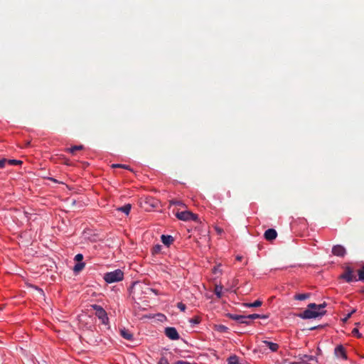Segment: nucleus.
<instances>
[{
    "instance_id": "obj_1",
    "label": "nucleus",
    "mask_w": 364,
    "mask_h": 364,
    "mask_svg": "<svg viewBox=\"0 0 364 364\" xmlns=\"http://www.w3.org/2000/svg\"><path fill=\"white\" fill-rule=\"evenodd\" d=\"M326 306V302L321 304L311 303L308 305L307 309L297 314V316L303 319H309L323 316L326 314V311H323Z\"/></svg>"
},
{
    "instance_id": "obj_2",
    "label": "nucleus",
    "mask_w": 364,
    "mask_h": 364,
    "mask_svg": "<svg viewBox=\"0 0 364 364\" xmlns=\"http://www.w3.org/2000/svg\"><path fill=\"white\" fill-rule=\"evenodd\" d=\"M124 278V272L119 269L107 272L104 274V279L107 283H114L122 281Z\"/></svg>"
},
{
    "instance_id": "obj_3",
    "label": "nucleus",
    "mask_w": 364,
    "mask_h": 364,
    "mask_svg": "<svg viewBox=\"0 0 364 364\" xmlns=\"http://www.w3.org/2000/svg\"><path fill=\"white\" fill-rule=\"evenodd\" d=\"M175 215L176 218L181 220L183 221H198V216L196 214L193 213L191 211L185 210L181 212H177Z\"/></svg>"
},
{
    "instance_id": "obj_4",
    "label": "nucleus",
    "mask_w": 364,
    "mask_h": 364,
    "mask_svg": "<svg viewBox=\"0 0 364 364\" xmlns=\"http://www.w3.org/2000/svg\"><path fill=\"white\" fill-rule=\"evenodd\" d=\"M298 358L300 362L294 364H315L318 363L317 358L311 355L299 354Z\"/></svg>"
},
{
    "instance_id": "obj_5",
    "label": "nucleus",
    "mask_w": 364,
    "mask_h": 364,
    "mask_svg": "<svg viewBox=\"0 0 364 364\" xmlns=\"http://www.w3.org/2000/svg\"><path fill=\"white\" fill-rule=\"evenodd\" d=\"M93 309L95 310V314L99 319L102 321L103 324H107L108 322V317L105 309L99 305H93Z\"/></svg>"
},
{
    "instance_id": "obj_6",
    "label": "nucleus",
    "mask_w": 364,
    "mask_h": 364,
    "mask_svg": "<svg viewBox=\"0 0 364 364\" xmlns=\"http://www.w3.org/2000/svg\"><path fill=\"white\" fill-rule=\"evenodd\" d=\"M340 278L346 280L347 282L357 281L355 275L353 274V269L349 266H347L345 268L344 272L340 276Z\"/></svg>"
},
{
    "instance_id": "obj_7",
    "label": "nucleus",
    "mask_w": 364,
    "mask_h": 364,
    "mask_svg": "<svg viewBox=\"0 0 364 364\" xmlns=\"http://www.w3.org/2000/svg\"><path fill=\"white\" fill-rule=\"evenodd\" d=\"M165 335L171 340H178L180 336L176 331V328L174 327H167L165 328L164 331Z\"/></svg>"
},
{
    "instance_id": "obj_8",
    "label": "nucleus",
    "mask_w": 364,
    "mask_h": 364,
    "mask_svg": "<svg viewBox=\"0 0 364 364\" xmlns=\"http://www.w3.org/2000/svg\"><path fill=\"white\" fill-rule=\"evenodd\" d=\"M231 319L237 321L239 323L249 324L248 318L247 316L229 314L228 316Z\"/></svg>"
},
{
    "instance_id": "obj_9",
    "label": "nucleus",
    "mask_w": 364,
    "mask_h": 364,
    "mask_svg": "<svg viewBox=\"0 0 364 364\" xmlns=\"http://www.w3.org/2000/svg\"><path fill=\"white\" fill-rule=\"evenodd\" d=\"M264 238L268 241H272L277 237V231L273 228H269L264 232Z\"/></svg>"
},
{
    "instance_id": "obj_10",
    "label": "nucleus",
    "mask_w": 364,
    "mask_h": 364,
    "mask_svg": "<svg viewBox=\"0 0 364 364\" xmlns=\"http://www.w3.org/2000/svg\"><path fill=\"white\" fill-rule=\"evenodd\" d=\"M332 253L338 257H343L346 255V251L343 246L337 245L333 247Z\"/></svg>"
},
{
    "instance_id": "obj_11",
    "label": "nucleus",
    "mask_w": 364,
    "mask_h": 364,
    "mask_svg": "<svg viewBox=\"0 0 364 364\" xmlns=\"http://www.w3.org/2000/svg\"><path fill=\"white\" fill-rule=\"evenodd\" d=\"M335 355L337 357H341L344 359H347L345 348L342 346H338L335 348Z\"/></svg>"
},
{
    "instance_id": "obj_12",
    "label": "nucleus",
    "mask_w": 364,
    "mask_h": 364,
    "mask_svg": "<svg viewBox=\"0 0 364 364\" xmlns=\"http://www.w3.org/2000/svg\"><path fill=\"white\" fill-rule=\"evenodd\" d=\"M120 335L126 340L127 341H132L133 340V334L126 328H122L120 329Z\"/></svg>"
},
{
    "instance_id": "obj_13",
    "label": "nucleus",
    "mask_w": 364,
    "mask_h": 364,
    "mask_svg": "<svg viewBox=\"0 0 364 364\" xmlns=\"http://www.w3.org/2000/svg\"><path fill=\"white\" fill-rule=\"evenodd\" d=\"M161 239V242L166 246H169L174 240L172 236L165 235H162Z\"/></svg>"
},
{
    "instance_id": "obj_14",
    "label": "nucleus",
    "mask_w": 364,
    "mask_h": 364,
    "mask_svg": "<svg viewBox=\"0 0 364 364\" xmlns=\"http://www.w3.org/2000/svg\"><path fill=\"white\" fill-rule=\"evenodd\" d=\"M263 343L267 346L272 352H276L279 348V345L275 343L264 341Z\"/></svg>"
},
{
    "instance_id": "obj_15",
    "label": "nucleus",
    "mask_w": 364,
    "mask_h": 364,
    "mask_svg": "<svg viewBox=\"0 0 364 364\" xmlns=\"http://www.w3.org/2000/svg\"><path fill=\"white\" fill-rule=\"evenodd\" d=\"M268 316H266V315H260V314H250L248 316H247V318H248V321H249V323H250V321L252 320V319H255V318H267Z\"/></svg>"
},
{
    "instance_id": "obj_16",
    "label": "nucleus",
    "mask_w": 364,
    "mask_h": 364,
    "mask_svg": "<svg viewBox=\"0 0 364 364\" xmlns=\"http://www.w3.org/2000/svg\"><path fill=\"white\" fill-rule=\"evenodd\" d=\"M310 297V294H298L294 295V299L295 300L303 301Z\"/></svg>"
},
{
    "instance_id": "obj_17",
    "label": "nucleus",
    "mask_w": 364,
    "mask_h": 364,
    "mask_svg": "<svg viewBox=\"0 0 364 364\" xmlns=\"http://www.w3.org/2000/svg\"><path fill=\"white\" fill-rule=\"evenodd\" d=\"M131 205L130 204H126L124 206H122L118 208V210L123 212L126 215H128L131 210Z\"/></svg>"
},
{
    "instance_id": "obj_18",
    "label": "nucleus",
    "mask_w": 364,
    "mask_h": 364,
    "mask_svg": "<svg viewBox=\"0 0 364 364\" xmlns=\"http://www.w3.org/2000/svg\"><path fill=\"white\" fill-rule=\"evenodd\" d=\"M82 149H83V146L78 145V146H73L68 149L67 151H69L70 153H71L72 154H75L76 151H80Z\"/></svg>"
},
{
    "instance_id": "obj_19",
    "label": "nucleus",
    "mask_w": 364,
    "mask_h": 364,
    "mask_svg": "<svg viewBox=\"0 0 364 364\" xmlns=\"http://www.w3.org/2000/svg\"><path fill=\"white\" fill-rule=\"evenodd\" d=\"M85 264L83 262L77 263L75 265V267L73 268V270H74L75 272H79L81 270H82V269L85 267Z\"/></svg>"
},
{
    "instance_id": "obj_20",
    "label": "nucleus",
    "mask_w": 364,
    "mask_h": 364,
    "mask_svg": "<svg viewBox=\"0 0 364 364\" xmlns=\"http://www.w3.org/2000/svg\"><path fill=\"white\" fill-rule=\"evenodd\" d=\"M222 291H223V287L222 286H218L216 285L215 287L214 293L218 298L222 297Z\"/></svg>"
},
{
    "instance_id": "obj_21",
    "label": "nucleus",
    "mask_w": 364,
    "mask_h": 364,
    "mask_svg": "<svg viewBox=\"0 0 364 364\" xmlns=\"http://www.w3.org/2000/svg\"><path fill=\"white\" fill-rule=\"evenodd\" d=\"M238 357L235 355H231L228 358V364H239L238 363Z\"/></svg>"
},
{
    "instance_id": "obj_22",
    "label": "nucleus",
    "mask_w": 364,
    "mask_h": 364,
    "mask_svg": "<svg viewBox=\"0 0 364 364\" xmlns=\"http://www.w3.org/2000/svg\"><path fill=\"white\" fill-rule=\"evenodd\" d=\"M262 302L259 300H256L253 303L245 304L247 307H259L262 305Z\"/></svg>"
},
{
    "instance_id": "obj_23",
    "label": "nucleus",
    "mask_w": 364,
    "mask_h": 364,
    "mask_svg": "<svg viewBox=\"0 0 364 364\" xmlns=\"http://www.w3.org/2000/svg\"><path fill=\"white\" fill-rule=\"evenodd\" d=\"M215 329L219 331V332H221V333H225V332H227L228 330V328L226 327L224 325H222V324H220V325H217L215 326Z\"/></svg>"
},
{
    "instance_id": "obj_24",
    "label": "nucleus",
    "mask_w": 364,
    "mask_h": 364,
    "mask_svg": "<svg viewBox=\"0 0 364 364\" xmlns=\"http://www.w3.org/2000/svg\"><path fill=\"white\" fill-rule=\"evenodd\" d=\"M112 168H125V169H128V170L132 171L129 166L125 165V164H112Z\"/></svg>"
},
{
    "instance_id": "obj_25",
    "label": "nucleus",
    "mask_w": 364,
    "mask_h": 364,
    "mask_svg": "<svg viewBox=\"0 0 364 364\" xmlns=\"http://www.w3.org/2000/svg\"><path fill=\"white\" fill-rule=\"evenodd\" d=\"M7 161H8V164L11 165V166L18 165V164H22L21 161L16 160V159H9Z\"/></svg>"
},
{
    "instance_id": "obj_26",
    "label": "nucleus",
    "mask_w": 364,
    "mask_h": 364,
    "mask_svg": "<svg viewBox=\"0 0 364 364\" xmlns=\"http://www.w3.org/2000/svg\"><path fill=\"white\" fill-rule=\"evenodd\" d=\"M170 204L171 205H178V206H180V207L181 206L183 207V206L185 205L184 203L182 201L177 200H171L170 201Z\"/></svg>"
},
{
    "instance_id": "obj_27",
    "label": "nucleus",
    "mask_w": 364,
    "mask_h": 364,
    "mask_svg": "<svg viewBox=\"0 0 364 364\" xmlns=\"http://www.w3.org/2000/svg\"><path fill=\"white\" fill-rule=\"evenodd\" d=\"M358 280L364 281V266L358 271Z\"/></svg>"
},
{
    "instance_id": "obj_28",
    "label": "nucleus",
    "mask_w": 364,
    "mask_h": 364,
    "mask_svg": "<svg viewBox=\"0 0 364 364\" xmlns=\"http://www.w3.org/2000/svg\"><path fill=\"white\" fill-rule=\"evenodd\" d=\"M356 311L355 309H353L350 313H348L346 316L343 319L344 322L347 321L351 316V315Z\"/></svg>"
},
{
    "instance_id": "obj_29",
    "label": "nucleus",
    "mask_w": 364,
    "mask_h": 364,
    "mask_svg": "<svg viewBox=\"0 0 364 364\" xmlns=\"http://www.w3.org/2000/svg\"><path fill=\"white\" fill-rule=\"evenodd\" d=\"M177 307L182 311H184L186 310V305L182 303V302H179L177 304Z\"/></svg>"
},
{
    "instance_id": "obj_30",
    "label": "nucleus",
    "mask_w": 364,
    "mask_h": 364,
    "mask_svg": "<svg viewBox=\"0 0 364 364\" xmlns=\"http://www.w3.org/2000/svg\"><path fill=\"white\" fill-rule=\"evenodd\" d=\"M8 164L7 159H3L0 160V168H3L5 167V165Z\"/></svg>"
},
{
    "instance_id": "obj_31",
    "label": "nucleus",
    "mask_w": 364,
    "mask_h": 364,
    "mask_svg": "<svg viewBox=\"0 0 364 364\" xmlns=\"http://www.w3.org/2000/svg\"><path fill=\"white\" fill-rule=\"evenodd\" d=\"M352 334L356 336L358 338L361 337V334L359 333L358 329L355 328L353 329Z\"/></svg>"
},
{
    "instance_id": "obj_32",
    "label": "nucleus",
    "mask_w": 364,
    "mask_h": 364,
    "mask_svg": "<svg viewBox=\"0 0 364 364\" xmlns=\"http://www.w3.org/2000/svg\"><path fill=\"white\" fill-rule=\"evenodd\" d=\"M161 246L160 245H156V246L154 247V249H153V251H154V253H159L160 251H161Z\"/></svg>"
},
{
    "instance_id": "obj_33",
    "label": "nucleus",
    "mask_w": 364,
    "mask_h": 364,
    "mask_svg": "<svg viewBox=\"0 0 364 364\" xmlns=\"http://www.w3.org/2000/svg\"><path fill=\"white\" fill-rule=\"evenodd\" d=\"M83 259V255L82 254H77L75 257V260L77 262H80Z\"/></svg>"
},
{
    "instance_id": "obj_34",
    "label": "nucleus",
    "mask_w": 364,
    "mask_h": 364,
    "mask_svg": "<svg viewBox=\"0 0 364 364\" xmlns=\"http://www.w3.org/2000/svg\"><path fill=\"white\" fill-rule=\"evenodd\" d=\"M158 364H169V363L167 359L162 358L160 359Z\"/></svg>"
},
{
    "instance_id": "obj_35",
    "label": "nucleus",
    "mask_w": 364,
    "mask_h": 364,
    "mask_svg": "<svg viewBox=\"0 0 364 364\" xmlns=\"http://www.w3.org/2000/svg\"><path fill=\"white\" fill-rule=\"evenodd\" d=\"M175 364H196V363H191L185 361V360H178L175 363Z\"/></svg>"
},
{
    "instance_id": "obj_36",
    "label": "nucleus",
    "mask_w": 364,
    "mask_h": 364,
    "mask_svg": "<svg viewBox=\"0 0 364 364\" xmlns=\"http://www.w3.org/2000/svg\"><path fill=\"white\" fill-rule=\"evenodd\" d=\"M149 203L152 207H156L157 205V201H155L154 200L151 199Z\"/></svg>"
},
{
    "instance_id": "obj_37",
    "label": "nucleus",
    "mask_w": 364,
    "mask_h": 364,
    "mask_svg": "<svg viewBox=\"0 0 364 364\" xmlns=\"http://www.w3.org/2000/svg\"><path fill=\"white\" fill-rule=\"evenodd\" d=\"M242 256L237 255V256L236 257V259H237V260H238V261H241V260H242Z\"/></svg>"
},
{
    "instance_id": "obj_38",
    "label": "nucleus",
    "mask_w": 364,
    "mask_h": 364,
    "mask_svg": "<svg viewBox=\"0 0 364 364\" xmlns=\"http://www.w3.org/2000/svg\"><path fill=\"white\" fill-rule=\"evenodd\" d=\"M193 322L195 323H198L199 321H198V318H196L195 320H193Z\"/></svg>"
},
{
    "instance_id": "obj_39",
    "label": "nucleus",
    "mask_w": 364,
    "mask_h": 364,
    "mask_svg": "<svg viewBox=\"0 0 364 364\" xmlns=\"http://www.w3.org/2000/svg\"><path fill=\"white\" fill-rule=\"evenodd\" d=\"M49 179L53 181H54V182H57V181L55 179L53 178H49Z\"/></svg>"
},
{
    "instance_id": "obj_40",
    "label": "nucleus",
    "mask_w": 364,
    "mask_h": 364,
    "mask_svg": "<svg viewBox=\"0 0 364 364\" xmlns=\"http://www.w3.org/2000/svg\"><path fill=\"white\" fill-rule=\"evenodd\" d=\"M316 327L315 326V327H312V328H311L310 329H311V330H314V329H316Z\"/></svg>"
},
{
    "instance_id": "obj_41",
    "label": "nucleus",
    "mask_w": 364,
    "mask_h": 364,
    "mask_svg": "<svg viewBox=\"0 0 364 364\" xmlns=\"http://www.w3.org/2000/svg\"><path fill=\"white\" fill-rule=\"evenodd\" d=\"M362 293H363V294H364V289H363V290H362Z\"/></svg>"
}]
</instances>
